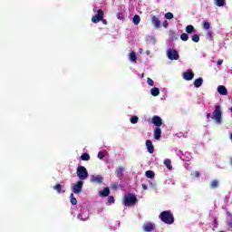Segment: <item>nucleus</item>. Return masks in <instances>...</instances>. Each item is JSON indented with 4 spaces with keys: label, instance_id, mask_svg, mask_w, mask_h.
Listing matches in <instances>:
<instances>
[{
    "label": "nucleus",
    "instance_id": "nucleus-14",
    "mask_svg": "<svg viewBox=\"0 0 232 232\" xmlns=\"http://www.w3.org/2000/svg\"><path fill=\"white\" fill-rule=\"evenodd\" d=\"M151 23L154 24L155 28H160V20H159V17L152 16Z\"/></svg>",
    "mask_w": 232,
    "mask_h": 232
},
{
    "label": "nucleus",
    "instance_id": "nucleus-19",
    "mask_svg": "<svg viewBox=\"0 0 232 232\" xmlns=\"http://www.w3.org/2000/svg\"><path fill=\"white\" fill-rule=\"evenodd\" d=\"M202 82H204V79L202 78H198L194 81V86L195 88H200L202 86Z\"/></svg>",
    "mask_w": 232,
    "mask_h": 232
},
{
    "label": "nucleus",
    "instance_id": "nucleus-10",
    "mask_svg": "<svg viewBox=\"0 0 232 232\" xmlns=\"http://www.w3.org/2000/svg\"><path fill=\"white\" fill-rule=\"evenodd\" d=\"M193 77H195V73L192 71H188L183 73V79L185 81H192Z\"/></svg>",
    "mask_w": 232,
    "mask_h": 232
},
{
    "label": "nucleus",
    "instance_id": "nucleus-6",
    "mask_svg": "<svg viewBox=\"0 0 232 232\" xmlns=\"http://www.w3.org/2000/svg\"><path fill=\"white\" fill-rule=\"evenodd\" d=\"M102 19H104V11L100 9L97 11V14L92 17V22L97 24V23H100V21H102Z\"/></svg>",
    "mask_w": 232,
    "mask_h": 232
},
{
    "label": "nucleus",
    "instance_id": "nucleus-24",
    "mask_svg": "<svg viewBox=\"0 0 232 232\" xmlns=\"http://www.w3.org/2000/svg\"><path fill=\"white\" fill-rule=\"evenodd\" d=\"M164 165L166 166V168H168V169H173V167L171 166V160L166 159L164 160Z\"/></svg>",
    "mask_w": 232,
    "mask_h": 232
},
{
    "label": "nucleus",
    "instance_id": "nucleus-48",
    "mask_svg": "<svg viewBox=\"0 0 232 232\" xmlns=\"http://www.w3.org/2000/svg\"><path fill=\"white\" fill-rule=\"evenodd\" d=\"M141 77H144V73L141 74Z\"/></svg>",
    "mask_w": 232,
    "mask_h": 232
},
{
    "label": "nucleus",
    "instance_id": "nucleus-46",
    "mask_svg": "<svg viewBox=\"0 0 232 232\" xmlns=\"http://www.w3.org/2000/svg\"><path fill=\"white\" fill-rule=\"evenodd\" d=\"M207 119L209 121V119H211V113H208L207 114Z\"/></svg>",
    "mask_w": 232,
    "mask_h": 232
},
{
    "label": "nucleus",
    "instance_id": "nucleus-41",
    "mask_svg": "<svg viewBox=\"0 0 232 232\" xmlns=\"http://www.w3.org/2000/svg\"><path fill=\"white\" fill-rule=\"evenodd\" d=\"M119 184L118 183H114V184H112V186H111V188H112V189H117V188H119Z\"/></svg>",
    "mask_w": 232,
    "mask_h": 232
},
{
    "label": "nucleus",
    "instance_id": "nucleus-12",
    "mask_svg": "<svg viewBox=\"0 0 232 232\" xmlns=\"http://www.w3.org/2000/svg\"><path fill=\"white\" fill-rule=\"evenodd\" d=\"M161 136H162V130H160V127H156L154 130V139L156 140H159Z\"/></svg>",
    "mask_w": 232,
    "mask_h": 232
},
{
    "label": "nucleus",
    "instance_id": "nucleus-17",
    "mask_svg": "<svg viewBox=\"0 0 232 232\" xmlns=\"http://www.w3.org/2000/svg\"><path fill=\"white\" fill-rule=\"evenodd\" d=\"M150 95H152V97H159V95H160V90L157 87H154L150 90Z\"/></svg>",
    "mask_w": 232,
    "mask_h": 232
},
{
    "label": "nucleus",
    "instance_id": "nucleus-27",
    "mask_svg": "<svg viewBox=\"0 0 232 232\" xmlns=\"http://www.w3.org/2000/svg\"><path fill=\"white\" fill-rule=\"evenodd\" d=\"M93 182H96L97 184H102V176L94 177Z\"/></svg>",
    "mask_w": 232,
    "mask_h": 232
},
{
    "label": "nucleus",
    "instance_id": "nucleus-29",
    "mask_svg": "<svg viewBox=\"0 0 232 232\" xmlns=\"http://www.w3.org/2000/svg\"><path fill=\"white\" fill-rule=\"evenodd\" d=\"M210 186L213 189H216V188H218V180L214 179L211 181Z\"/></svg>",
    "mask_w": 232,
    "mask_h": 232
},
{
    "label": "nucleus",
    "instance_id": "nucleus-3",
    "mask_svg": "<svg viewBox=\"0 0 232 232\" xmlns=\"http://www.w3.org/2000/svg\"><path fill=\"white\" fill-rule=\"evenodd\" d=\"M212 116L217 124H222V107H220V105L215 106Z\"/></svg>",
    "mask_w": 232,
    "mask_h": 232
},
{
    "label": "nucleus",
    "instance_id": "nucleus-15",
    "mask_svg": "<svg viewBox=\"0 0 232 232\" xmlns=\"http://www.w3.org/2000/svg\"><path fill=\"white\" fill-rule=\"evenodd\" d=\"M77 218H79V220H82V222H86V220H88V218H90V215L84 214V213H80L77 215Z\"/></svg>",
    "mask_w": 232,
    "mask_h": 232
},
{
    "label": "nucleus",
    "instance_id": "nucleus-33",
    "mask_svg": "<svg viewBox=\"0 0 232 232\" xmlns=\"http://www.w3.org/2000/svg\"><path fill=\"white\" fill-rule=\"evenodd\" d=\"M192 41L193 43H198L200 41V36L198 34H193Z\"/></svg>",
    "mask_w": 232,
    "mask_h": 232
},
{
    "label": "nucleus",
    "instance_id": "nucleus-13",
    "mask_svg": "<svg viewBox=\"0 0 232 232\" xmlns=\"http://www.w3.org/2000/svg\"><path fill=\"white\" fill-rule=\"evenodd\" d=\"M218 92L219 95H227V89L224 85H219L218 87Z\"/></svg>",
    "mask_w": 232,
    "mask_h": 232
},
{
    "label": "nucleus",
    "instance_id": "nucleus-25",
    "mask_svg": "<svg viewBox=\"0 0 232 232\" xmlns=\"http://www.w3.org/2000/svg\"><path fill=\"white\" fill-rule=\"evenodd\" d=\"M132 23L133 24H139L140 23V16L136 14L134 15V17L132 18Z\"/></svg>",
    "mask_w": 232,
    "mask_h": 232
},
{
    "label": "nucleus",
    "instance_id": "nucleus-35",
    "mask_svg": "<svg viewBox=\"0 0 232 232\" xmlns=\"http://www.w3.org/2000/svg\"><path fill=\"white\" fill-rule=\"evenodd\" d=\"M108 202H109V204H114L115 203V198H113V196H110L108 198Z\"/></svg>",
    "mask_w": 232,
    "mask_h": 232
},
{
    "label": "nucleus",
    "instance_id": "nucleus-38",
    "mask_svg": "<svg viewBox=\"0 0 232 232\" xmlns=\"http://www.w3.org/2000/svg\"><path fill=\"white\" fill-rule=\"evenodd\" d=\"M147 82H148L149 86H153V84H155V82H153V80L151 78H148Z\"/></svg>",
    "mask_w": 232,
    "mask_h": 232
},
{
    "label": "nucleus",
    "instance_id": "nucleus-26",
    "mask_svg": "<svg viewBox=\"0 0 232 232\" xmlns=\"http://www.w3.org/2000/svg\"><path fill=\"white\" fill-rule=\"evenodd\" d=\"M81 160L88 162V160H90V154H88V153L82 154Z\"/></svg>",
    "mask_w": 232,
    "mask_h": 232
},
{
    "label": "nucleus",
    "instance_id": "nucleus-5",
    "mask_svg": "<svg viewBox=\"0 0 232 232\" xmlns=\"http://www.w3.org/2000/svg\"><path fill=\"white\" fill-rule=\"evenodd\" d=\"M167 56L169 57V59L170 61H179V52L175 49H169L167 52Z\"/></svg>",
    "mask_w": 232,
    "mask_h": 232
},
{
    "label": "nucleus",
    "instance_id": "nucleus-23",
    "mask_svg": "<svg viewBox=\"0 0 232 232\" xmlns=\"http://www.w3.org/2000/svg\"><path fill=\"white\" fill-rule=\"evenodd\" d=\"M146 178L147 179H154L155 178V172L152 170H147L145 172Z\"/></svg>",
    "mask_w": 232,
    "mask_h": 232
},
{
    "label": "nucleus",
    "instance_id": "nucleus-4",
    "mask_svg": "<svg viewBox=\"0 0 232 232\" xmlns=\"http://www.w3.org/2000/svg\"><path fill=\"white\" fill-rule=\"evenodd\" d=\"M76 175L80 180H86L89 177L88 169H86L84 166L80 165L76 169Z\"/></svg>",
    "mask_w": 232,
    "mask_h": 232
},
{
    "label": "nucleus",
    "instance_id": "nucleus-7",
    "mask_svg": "<svg viewBox=\"0 0 232 232\" xmlns=\"http://www.w3.org/2000/svg\"><path fill=\"white\" fill-rule=\"evenodd\" d=\"M82 186H84V181L78 180L76 184H74L72 187L73 193H75L76 195L81 193V191H82Z\"/></svg>",
    "mask_w": 232,
    "mask_h": 232
},
{
    "label": "nucleus",
    "instance_id": "nucleus-44",
    "mask_svg": "<svg viewBox=\"0 0 232 232\" xmlns=\"http://www.w3.org/2000/svg\"><path fill=\"white\" fill-rule=\"evenodd\" d=\"M141 188H142V189H144V190L148 189V186H147L146 184H142V185H141Z\"/></svg>",
    "mask_w": 232,
    "mask_h": 232
},
{
    "label": "nucleus",
    "instance_id": "nucleus-45",
    "mask_svg": "<svg viewBox=\"0 0 232 232\" xmlns=\"http://www.w3.org/2000/svg\"><path fill=\"white\" fill-rule=\"evenodd\" d=\"M229 217H230V227H231V229H232V215L229 214Z\"/></svg>",
    "mask_w": 232,
    "mask_h": 232
},
{
    "label": "nucleus",
    "instance_id": "nucleus-21",
    "mask_svg": "<svg viewBox=\"0 0 232 232\" xmlns=\"http://www.w3.org/2000/svg\"><path fill=\"white\" fill-rule=\"evenodd\" d=\"M101 197H108L110 195V188L106 187L100 192Z\"/></svg>",
    "mask_w": 232,
    "mask_h": 232
},
{
    "label": "nucleus",
    "instance_id": "nucleus-18",
    "mask_svg": "<svg viewBox=\"0 0 232 232\" xmlns=\"http://www.w3.org/2000/svg\"><path fill=\"white\" fill-rule=\"evenodd\" d=\"M124 168L123 167H119L117 169H116V177L118 179H122V176L124 175Z\"/></svg>",
    "mask_w": 232,
    "mask_h": 232
},
{
    "label": "nucleus",
    "instance_id": "nucleus-34",
    "mask_svg": "<svg viewBox=\"0 0 232 232\" xmlns=\"http://www.w3.org/2000/svg\"><path fill=\"white\" fill-rule=\"evenodd\" d=\"M203 28L204 30H209V28H211V24H209V22H204Z\"/></svg>",
    "mask_w": 232,
    "mask_h": 232
},
{
    "label": "nucleus",
    "instance_id": "nucleus-40",
    "mask_svg": "<svg viewBox=\"0 0 232 232\" xmlns=\"http://www.w3.org/2000/svg\"><path fill=\"white\" fill-rule=\"evenodd\" d=\"M194 177H196L197 179H198V177H200V173L198 171H194L193 172Z\"/></svg>",
    "mask_w": 232,
    "mask_h": 232
},
{
    "label": "nucleus",
    "instance_id": "nucleus-9",
    "mask_svg": "<svg viewBox=\"0 0 232 232\" xmlns=\"http://www.w3.org/2000/svg\"><path fill=\"white\" fill-rule=\"evenodd\" d=\"M145 144L149 153H155V147L151 140H147Z\"/></svg>",
    "mask_w": 232,
    "mask_h": 232
},
{
    "label": "nucleus",
    "instance_id": "nucleus-43",
    "mask_svg": "<svg viewBox=\"0 0 232 232\" xmlns=\"http://www.w3.org/2000/svg\"><path fill=\"white\" fill-rule=\"evenodd\" d=\"M222 63H224V60H218V61L217 62V64H218V66H220V64H222Z\"/></svg>",
    "mask_w": 232,
    "mask_h": 232
},
{
    "label": "nucleus",
    "instance_id": "nucleus-37",
    "mask_svg": "<svg viewBox=\"0 0 232 232\" xmlns=\"http://www.w3.org/2000/svg\"><path fill=\"white\" fill-rule=\"evenodd\" d=\"M166 19H173V13H167L165 14Z\"/></svg>",
    "mask_w": 232,
    "mask_h": 232
},
{
    "label": "nucleus",
    "instance_id": "nucleus-49",
    "mask_svg": "<svg viewBox=\"0 0 232 232\" xmlns=\"http://www.w3.org/2000/svg\"><path fill=\"white\" fill-rule=\"evenodd\" d=\"M93 12H97L95 9H93Z\"/></svg>",
    "mask_w": 232,
    "mask_h": 232
},
{
    "label": "nucleus",
    "instance_id": "nucleus-28",
    "mask_svg": "<svg viewBox=\"0 0 232 232\" xmlns=\"http://www.w3.org/2000/svg\"><path fill=\"white\" fill-rule=\"evenodd\" d=\"M70 198H71V204H72V206H77V198H75L73 197V193H71Z\"/></svg>",
    "mask_w": 232,
    "mask_h": 232
},
{
    "label": "nucleus",
    "instance_id": "nucleus-31",
    "mask_svg": "<svg viewBox=\"0 0 232 232\" xmlns=\"http://www.w3.org/2000/svg\"><path fill=\"white\" fill-rule=\"evenodd\" d=\"M130 122L131 124H137L139 122V117L138 116L130 117Z\"/></svg>",
    "mask_w": 232,
    "mask_h": 232
},
{
    "label": "nucleus",
    "instance_id": "nucleus-36",
    "mask_svg": "<svg viewBox=\"0 0 232 232\" xmlns=\"http://www.w3.org/2000/svg\"><path fill=\"white\" fill-rule=\"evenodd\" d=\"M104 157H105L104 152H102V151L98 152V159H100V160H102V159H104Z\"/></svg>",
    "mask_w": 232,
    "mask_h": 232
},
{
    "label": "nucleus",
    "instance_id": "nucleus-47",
    "mask_svg": "<svg viewBox=\"0 0 232 232\" xmlns=\"http://www.w3.org/2000/svg\"><path fill=\"white\" fill-rule=\"evenodd\" d=\"M214 224H218V221L217 220V218H214Z\"/></svg>",
    "mask_w": 232,
    "mask_h": 232
},
{
    "label": "nucleus",
    "instance_id": "nucleus-2",
    "mask_svg": "<svg viewBox=\"0 0 232 232\" xmlns=\"http://www.w3.org/2000/svg\"><path fill=\"white\" fill-rule=\"evenodd\" d=\"M139 202L135 194H126L123 198V204L127 208H131V206H135Z\"/></svg>",
    "mask_w": 232,
    "mask_h": 232
},
{
    "label": "nucleus",
    "instance_id": "nucleus-20",
    "mask_svg": "<svg viewBox=\"0 0 232 232\" xmlns=\"http://www.w3.org/2000/svg\"><path fill=\"white\" fill-rule=\"evenodd\" d=\"M185 31L187 34H195V32H197L193 25H187Z\"/></svg>",
    "mask_w": 232,
    "mask_h": 232
},
{
    "label": "nucleus",
    "instance_id": "nucleus-39",
    "mask_svg": "<svg viewBox=\"0 0 232 232\" xmlns=\"http://www.w3.org/2000/svg\"><path fill=\"white\" fill-rule=\"evenodd\" d=\"M169 25V23L167 20H165V21L163 22V26H164V28H168Z\"/></svg>",
    "mask_w": 232,
    "mask_h": 232
},
{
    "label": "nucleus",
    "instance_id": "nucleus-32",
    "mask_svg": "<svg viewBox=\"0 0 232 232\" xmlns=\"http://www.w3.org/2000/svg\"><path fill=\"white\" fill-rule=\"evenodd\" d=\"M180 39H181V41H188V39H189V35L186 33H183L180 35Z\"/></svg>",
    "mask_w": 232,
    "mask_h": 232
},
{
    "label": "nucleus",
    "instance_id": "nucleus-22",
    "mask_svg": "<svg viewBox=\"0 0 232 232\" xmlns=\"http://www.w3.org/2000/svg\"><path fill=\"white\" fill-rule=\"evenodd\" d=\"M216 6H226V0H214Z\"/></svg>",
    "mask_w": 232,
    "mask_h": 232
},
{
    "label": "nucleus",
    "instance_id": "nucleus-30",
    "mask_svg": "<svg viewBox=\"0 0 232 232\" xmlns=\"http://www.w3.org/2000/svg\"><path fill=\"white\" fill-rule=\"evenodd\" d=\"M63 188V185H61V184H56V185L53 187V189H55V191H57V193H61Z\"/></svg>",
    "mask_w": 232,
    "mask_h": 232
},
{
    "label": "nucleus",
    "instance_id": "nucleus-11",
    "mask_svg": "<svg viewBox=\"0 0 232 232\" xmlns=\"http://www.w3.org/2000/svg\"><path fill=\"white\" fill-rule=\"evenodd\" d=\"M154 230H155V225L152 224V223H146L143 226V231L151 232V231H154Z\"/></svg>",
    "mask_w": 232,
    "mask_h": 232
},
{
    "label": "nucleus",
    "instance_id": "nucleus-1",
    "mask_svg": "<svg viewBox=\"0 0 232 232\" xmlns=\"http://www.w3.org/2000/svg\"><path fill=\"white\" fill-rule=\"evenodd\" d=\"M160 218L164 224H173L175 222V218L169 210H165L160 214Z\"/></svg>",
    "mask_w": 232,
    "mask_h": 232
},
{
    "label": "nucleus",
    "instance_id": "nucleus-8",
    "mask_svg": "<svg viewBox=\"0 0 232 232\" xmlns=\"http://www.w3.org/2000/svg\"><path fill=\"white\" fill-rule=\"evenodd\" d=\"M151 122L154 124V126H156V128H160V126H162V118L155 115L152 117Z\"/></svg>",
    "mask_w": 232,
    "mask_h": 232
},
{
    "label": "nucleus",
    "instance_id": "nucleus-16",
    "mask_svg": "<svg viewBox=\"0 0 232 232\" xmlns=\"http://www.w3.org/2000/svg\"><path fill=\"white\" fill-rule=\"evenodd\" d=\"M129 59L130 63H137V53H135V51H130L129 54Z\"/></svg>",
    "mask_w": 232,
    "mask_h": 232
},
{
    "label": "nucleus",
    "instance_id": "nucleus-42",
    "mask_svg": "<svg viewBox=\"0 0 232 232\" xmlns=\"http://www.w3.org/2000/svg\"><path fill=\"white\" fill-rule=\"evenodd\" d=\"M101 21L103 24H108V21L106 19L102 18V20H101Z\"/></svg>",
    "mask_w": 232,
    "mask_h": 232
}]
</instances>
